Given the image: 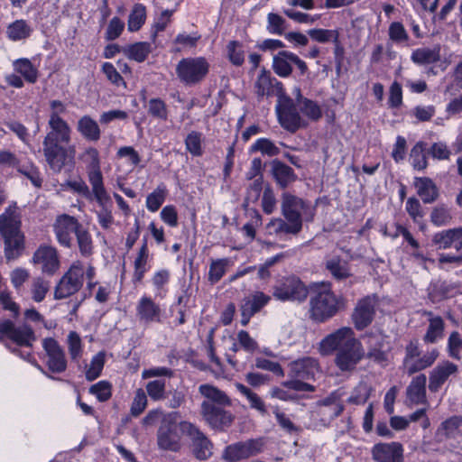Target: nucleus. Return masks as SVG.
<instances>
[{
    "label": "nucleus",
    "instance_id": "nucleus-45",
    "mask_svg": "<svg viewBox=\"0 0 462 462\" xmlns=\"http://www.w3.org/2000/svg\"><path fill=\"white\" fill-rule=\"evenodd\" d=\"M444 327L445 324L441 317L438 316L430 319L423 341L427 344L435 343L438 338L442 337Z\"/></svg>",
    "mask_w": 462,
    "mask_h": 462
},
{
    "label": "nucleus",
    "instance_id": "nucleus-23",
    "mask_svg": "<svg viewBox=\"0 0 462 462\" xmlns=\"http://www.w3.org/2000/svg\"><path fill=\"white\" fill-rule=\"evenodd\" d=\"M318 361L310 356L294 360L289 364V376L299 379H313L318 370Z\"/></svg>",
    "mask_w": 462,
    "mask_h": 462
},
{
    "label": "nucleus",
    "instance_id": "nucleus-14",
    "mask_svg": "<svg viewBox=\"0 0 462 462\" xmlns=\"http://www.w3.org/2000/svg\"><path fill=\"white\" fill-rule=\"evenodd\" d=\"M375 316V300L370 296L359 300L353 310L351 319L357 330L369 327Z\"/></svg>",
    "mask_w": 462,
    "mask_h": 462
},
{
    "label": "nucleus",
    "instance_id": "nucleus-10",
    "mask_svg": "<svg viewBox=\"0 0 462 462\" xmlns=\"http://www.w3.org/2000/svg\"><path fill=\"white\" fill-rule=\"evenodd\" d=\"M276 111L282 127L287 131L296 133L300 128L305 126L293 100L290 97H280Z\"/></svg>",
    "mask_w": 462,
    "mask_h": 462
},
{
    "label": "nucleus",
    "instance_id": "nucleus-58",
    "mask_svg": "<svg viewBox=\"0 0 462 462\" xmlns=\"http://www.w3.org/2000/svg\"><path fill=\"white\" fill-rule=\"evenodd\" d=\"M147 406V396L143 389L136 390L134 400L131 404L130 412L134 417H138L143 413Z\"/></svg>",
    "mask_w": 462,
    "mask_h": 462
},
{
    "label": "nucleus",
    "instance_id": "nucleus-35",
    "mask_svg": "<svg viewBox=\"0 0 462 462\" xmlns=\"http://www.w3.org/2000/svg\"><path fill=\"white\" fill-rule=\"evenodd\" d=\"M149 260V249L147 239L145 238L140 247L137 256L134 262V271L133 274L134 282H141L147 271L146 265Z\"/></svg>",
    "mask_w": 462,
    "mask_h": 462
},
{
    "label": "nucleus",
    "instance_id": "nucleus-26",
    "mask_svg": "<svg viewBox=\"0 0 462 462\" xmlns=\"http://www.w3.org/2000/svg\"><path fill=\"white\" fill-rule=\"evenodd\" d=\"M88 181L92 187V193L100 206L111 202L110 196L107 194L104 186L103 175L100 169L88 171Z\"/></svg>",
    "mask_w": 462,
    "mask_h": 462
},
{
    "label": "nucleus",
    "instance_id": "nucleus-38",
    "mask_svg": "<svg viewBox=\"0 0 462 462\" xmlns=\"http://www.w3.org/2000/svg\"><path fill=\"white\" fill-rule=\"evenodd\" d=\"M439 51V45L435 46L433 49L420 48L412 51L411 59L419 65L435 63L440 60Z\"/></svg>",
    "mask_w": 462,
    "mask_h": 462
},
{
    "label": "nucleus",
    "instance_id": "nucleus-42",
    "mask_svg": "<svg viewBox=\"0 0 462 462\" xmlns=\"http://www.w3.org/2000/svg\"><path fill=\"white\" fill-rule=\"evenodd\" d=\"M286 54H292L291 51H281L273 57V69L280 77H289L292 72L290 58Z\"/></svg>",
    "mask_w": 462,
    "mask_h": 462
},
{
    "label": "nucleus",
    "instance_id": "nucleus-8",
    "mask_svg": "<svg viewBox=\"0 0 462 462\" xmlns=\"http://www.w3.org/2000/svg\"><path fill=\"white\" fill-rule=\"evenodd\" d=\"M363 357L362 344L356 337H350L338 349L335 357V364L342 372H353Z\"/></svg>",
    "mask_w": 462,
    "mask_h": 462
},
{
    "label": "nucleus",
    "instance_id": "nucleus-57",
    "mask_svg": "<svg viewBox=\"0 0 462 462\" xmlns=\"http://www.w3.org/2000/svg\"><path fill=\"white\" fill-rule=\"evenodd\" d=\"M166 198V189L164 187H158L153 192L148 195L146 199V207L152 211H157Z\"/></svg>",
    "mask_w": 462,
    "mask_h": 462
},
{
    "label": "nucleus",
    "instance_id": "nucleus-19",
    "mask_svg": "<svg viewBox=\"0 0 462 462\" xmlns=\"http://www.w3.org/2000/svg\"><path fill=\"white\" fill-rule=\"evenodd\" d=\"M79 220L69 215L63 214L58 217L54 224V232L59 243L65 247L72 245V233H76L79 228Z\"/></svg>",
    "mask_w": 462,
    "mask_h": 462
},
{
    "label": "nucleus",
    "instance_id": "nucleus-46",
    "mask_svg": "<svg viewBox=\"0 0 462 462\" xmlns=\"http://www.w3.org/2000/svg\"><path fill=\"white\" fill-rule=\"evenodd\" d=\"M236 387L243 395L247 398L252 409L258 411L261 414L267 413V409L263 401L256 393L253 392L250 388L240 383H237Z\"/></svg>",
    "mask_w": 462,
    "mask_h": 462
},
{
    "label": "nucleus",
    "instance_id": "nucleus-17",
    "mask_svg": "<svg viewBox=\"0 0 462 462\" xmlns=\"http://www.w3.org/2000/svg\"><path fill=\"white\" fill-rule=\"evenodd\" d=\"M403 452L402 443L396 441L380 442L371 449L372 458L375 462H404Z\"/></svg>",
    "mask_w": 462,
    "mask_h": 462
},
{
    "label": "nucleus",
    "instance_id": "nucleus-63",
    "mask_svg": "<svg viewBox=\"0 0 462 462\" xmlns=\"http://www.w3.org/2000/svg\"><path fill=\"white\" fill-rule=\"evenodd\" d=\"M226 259L212 261L208 272V281L211 282V284L217 282L222 278L226 272Z\"/></svg>",
    "mask_w": 462,
    "mask_h": 462
},
{
    "label": "nucleus",
    "instance_id": "nucleus-22",
    "mask_svg": "<svg viewBox=\"0 0 462 462\" xmlns=\"http://www.w3.org/2000/svg\"><path fill=\"white\" fill-rule=\"evenodd\" d=\"M225 407L204 402V418L212 428L223 429L232 423L233 416Z\"/></svg>",
    "mask_w": 462,
    "mask_h": 462
},
{
    "label": "nucleus",
    "instance_id": "nucleus-16",
    "mask_svg": "<svg viewBox=\"0 0 462 462\" xmlns=\"http://www.w3.org/2000/svg\"><path fill=\"white\" fill-rule=\"evenodd\" d=\"M32 262L41 265V270L48 275L55 274L60 266V257L56 248L41 245L33 254Z\"/></svg>",
    "mask_w": 462,
    "mask_h": 462
},
{
    "label": "nucleus",
    "instance_id": "nucleus-36",
    "mask_svg": "<svg viewBox=\"0 0 462 462\" xmlns=\"http://www.w3.org/2000/svg\"><path fill=\"white\" fill-rule=\"evenodd\" d=\"M274 86L279 89L282 88V84L275 78H272L271 72L263 68L255 82L257 95L259 97L270 96L271 89Z\"/></svg>",
    "mask_w": 462,
    "mask_h": 462
},
{
    "label": "nucleus",
    "instance_id": "nucleus-41",
    "mask_svg": "<svg viewBox=\"0 0 462 462\" xmlns=\"http://www.w3.org/2000/svg\"><path fill=\"white\" fill-rule=\"evenodd\" d=\"M204 397L207 399L204 402H209L216 406L231 405V400L226 393L209 384H204Z\"/></svg>",
    "mask_w": 462,
    "mask_h": 462
},
{
    "label": "nucleus",
    "instance_id": "nucleus-3",
    "mask_svg": "<svg viewBox=\"0 0 462 462\" xmlns=\"http://www.w3.org/2000/svg\"><path fill=\"white\" fill-rule=\"evenodd\" d=\"M345 308V298L336 295L330 289V283H322L317 286L310 299V319L315 323H325Z\"/></svg>",
    "mask_w": 462,
    "mask_h": 462
},
{
    "label": "nucleus",
    "instance_id": "nucleus-15",
    "mask_svg": "<svg viewBox=\"0 0 462 462\" xmlns=\"http://www.w3.org/2000/svg\"><path fill=\"white\" fill-rule=\"evenodd\" d=\"M180 80L187 85L196 84L202 79V58H184L176 66Z\"/></svg>",
    "mask_w": 462,
    "mask_h": 462
},
{
    "label": "nucleus",
    "instance_id": "nucleus-33",
    "mask_svg": "<svg viewBox=\"0 0 462 462\" xmlns=\"http://www.w3.org/2000/svg\"><path fill=\"white\" fill-rule=\"evenodd\" d=\"M77 130L85 139L91 142L98 141L101 136L98 124L89 116H84L78 121Z\"/></svg>",
    "mask_w": 462,
    "mask_h": 462
},
{
    "label": "nucleus",
    "instance_id": "nucleus-39",
    "mask_svg": "<svg viewBox=\"0 0 462 462\" xmlns=\"http://www.w3.org/2000/svg\"><path fill=\"white\" fill-rule=\"evenodd\" d=\"M32 30L25 20H16L7 26L6 34L12 41H22L31 36Z\"/></svg>",
    "mask_w": 462,
    "mask_h": 462
},
{
    "label": "nucleus",
    "instance_id": "nucleus-13",
    "mask_svg": "<svg viewBox=\"0 0 462 462\" xmlns=\"http://www.w3.org/2000/svg\"><path fill=\"white\" fill-rule=\"evenodd\" d=\"M43 348L46 352V365L55 374H61L67 369V358L62 346L52 337L43 340Z\"/></svg>",
    "mask_w": 462,
    "mask_h": 462
},
{
    "label": "nucleus",
    "instance_id": "nucleus-40",
    "mask_svg": "<svg viewBox=\"0 0 462 462\" xmlns=\"http://www.w3.org/2000/svg\"><path fill=\"white\" fill-rule=\"evenodd\" d=\"M14 68L27 82L33 84L37 81L39 72L30 60L18 59L14 62Z\"/></svg>",
    "mask_w": 462,
    "mask_h": 462
},
{
    "label": "nucleus",
    "instance_id": "nucleus-21",
    "mask_svg": "<svg viewBox=\"0 0 462 462\" xmlns=\"http://www.w3.org/2000/svg\"><path fill=\"white\" fill-rule=\"evenodd\" d=\"M270 166V173L277 186L282 189H286L298 179L294 170L278 159L273 160Z\"/></svg>",
    "mask_w": 462,
    "mask_h": 462
},
{
    "label": "nucleus",
    "instance_id": "nucleus-59",
    "mask_svg": "<svg viewBox=\"0 0 462 462\" xmlns=\"http://www.w3.org/2000/svg\"><path fill=\"white\" fill-rule=\"evenodd\" d=\"M18 171L25 176L27 179H29L32 182V184L37 188L41 189L42 186L43 180L41 176V172L39 169L34 166L33 164L30 165H23L21 167H18Z\"/></svg>",
    "mask_w": 462,
    "mask_h": 462
},
{
    "label": "nucleus",
    "instance_id": "nucleus-30",
    "mask_svg": "<svg viewBox=\"0 0 462 462\" xmlns=\"http://www.w3.org/2000/svg\"><path fill=\"white\" fill-rule=\"evenodd\" d=\"M271 297L263 291H255L242 305V316L252 317L269 303Z\"/></svg>",
    "mask_w": 462,
    "mask_h": 462
},
{
    "label": "nucleus",
    "instance_id": "nucleus-20",
    "mask_svg": "<svg viewBox=\"0 0 462 462\" xmlns=\"http://www.w3.org/2000/svg\"><path fill=\"white\" fill-rule=\"evenodd\" d=\"M457 372L458 366L450 361L438 365L430 373L429 390L431 393H438L448 377Z\"/></svg>",
    "mask_w": 462,
    "mask_h": 462
},
{
    "label": "nucleus",
    "instance_id": "nucleus-12",
    "mask_svg": "<svg viewBox=\"0 0 462 462\" xmlns=\"http://www.w3.org/2000/svg\"><path fill=\"white\" fill-rule=\"evenodd\" d=\"M319 408L318 413L320 416V424L328 426L333 420L337 418L345 410L341 402L340 394L335 391L326 398L319 400L316 403Z\"/></svg>",
    "mask_w": 462,
    "mask_h": 462
},
{
    "label": "nucleus",
    "instance_id": "nucleus-64",
    "mask_svg": "<svg viewBox=\"0 0 462 462\" xmlns=\"http://www.w3.org/2000/svg\"><path fill=\"white\" fill-rule=\"evenodd\" d=\"M389 38L397 43L404 42L409 40V35L403 26V24L400 22H393L388 30Z\"/></svg>",
    "mask_w": 462,
    "mask_h": 462
},
{
    "label": "nucleus",
    "instance_id": "nucleus-47",
    "mask_svg": "<svg viewBox=\"0 0 462 462\" xmlns=\"http://www.w3.org/2000/svg\"><path fill=\"white\" fill-rule=\"evenodd\" d=\"M426 143L420 141L411 150V164L415 170L422 171L427 168L428 161L425 153Z\"/></svg>",
    "mask_w": 462,
    "mask_h": 462
},
{
    "label": "nucleus",
    "instance_id": "nucleus-53",
    "mask_svg": "<svg viewBox=\"0 0 462 462\" xmlns=\"http://www.w3.org/2000/svg\"><path fill=\"white\" fill-rule=\"evenodd\" d=\"M309 36L320 43H326L329 41L337 42L339 32L337 30L328 29H311L308 31Z\"/></svg>",
    "mask_w": 462,
    "mask_h": 462
},
{
    "label": "nucleus",
    "instance_id": "nucleus-32",
    "mask_svg": "<svg viewBox=\"0 0 462 462\" xmlns=\"http://www.w3.org/2000/svg\"><path fill=\"white\" fill-rule=\"evenodd\" d=\"M152 51V44L147 42H138L122 47L124 55L136 62H143Z\"/></svg>",
    "mask_w": 462,
    "mask_h": 462
},
{
    "label": "nucleus",
    "instance_id": "nucleus-50",
    "mask_svg": "<svg viewBox=\"0 0 462 462\" xmlns=\"http://www.w3.org/2000/svg\"><path fill=\"white\" fill-rule=\"evenodd\" d=\"M452 220L450 209L444 204L432 208L430 221L437 226H446Z\"/></svg>",
    "mask_w": 462,
    "mask_h": 462
},
{
    "label": "nucleus",
    "instance_id": "nucleus-11",
    "mask_svg": "<svg viewBox=\"0 0 462 462\" xmlns=\"http://www.w3.org/2000/svg\"><path fill=\"white\" fill-rule=\"evenodd\" d=\"M263 442L261 439H251L228 445L223 453V459L228 462H237L255 456L263 449Z\"/></svg>",
    "mask_w": 462,
    "mask_h": 462
},
{
    "label": "nucleus",
    "instance_id": "nucleus-54",
    "mask_svg": "<svg viewBox=\"0 0 462 462\" xmlns=\"http://www.w3.org/2000/svg\"><path fill=\"white\" fill-rule=\"evenodd\" d=\"M50 290V282L45 281L42 277L34 278L32 283V298L36 302H41L44 300L46 294Z\"/></svg>",
    "mask_w": 462,
    "mask_h": 462
},
{
    "label": "nucleus",
    "instance_id": "nucleus-4",
    "mask_svg": "<svg viewBox=\"0 0 462 462\" xmlns=\"http://www.w3.org/2000/svg\"><path fill=\"white\" fill-rule=\"evenodd\" d=\"M85 268L80 261H75L62 275L54 289V299H67L80 291L84 283Z\"/></svg>",
    "mask_w": 462,
    "mask_h": 462
},
{
    "label": "nucleus",
    "instance_id": "nucleus-29",
    "mask_svg": "<svg viewBox=\"0 0 462 462\" xmlns=\"http://www.w3.org/2000/svg\"><path fill=\"white\" fill-rule=\"evenodd\" d=\"M418 195L426 204L434 202L439 197V190L436 184L428 177H417L414 180Z\"/></svg>",
    "mask_w": 462,
    "mask_h": 462
},
{
    "label": "nucleus",
    "instance_id": "nucleus-37",
    "mask_svg": "<svg viewBox=\"0 0 462 462\" xmlns=\"http://www.w3.org/2000/svg\"><path fill=\"white\" fill-rule=\"evenodd\" d=\"M326 269L330 273L333 278L338 281L347 279L352 275L348 263L340 256H334L328 260L326 262Z\"/></svg>",
    "mask_w": 462,
    "mask_h": 462
},
{
    "label": "nucleus",
    "instance_id": "nucleus-49",
    "mask_svg": "<svg viewBox=\"0 0 462 462\" xmlns=\"http://www.w3.org/2000/svg\"><path fill=\"white\" fill-rule=\"evenodd\" d=\"M249 152L250 153L260 152L263 155L273 157L278 155L281 151L270 139L260 138L250 147Z\"/></svg>",
    "mask_w": 462,
    "mask_h": 462
},
{
    "label": "nucleus",
    "instance_id": "nucleus-43",
    "mask_svg": "<svg viewBox=\"0 0 462 462\" xmlns=\"http://www.w3.org/2000/svg\"><path fill=\"white\" fill-rule=\"evenodd\" d=\"M146 20V8L142 4H135L129 14L127 28L130 32H137Z\"/></svg>",
    "mask_w": 462,
    "mask_h": 462
},
{
    "label": "nucleus",
    "instance_id": "nucleus-44",
    "mask_svg": "<svg viewBox=\"0 0 462 462\" xmlns=\"http://www.w3.org/2000/svg\"><path fill=\"white\" fill-rule=\"evenodd\" d=\"M79 252L83 256H89L93 253V242L88 229L79 223L75 233Z\"/></svg>",
    "mask_w": 462,
    "mask_h": 462
},
{
    "label": "nucleus",
    "instance_id": "nucleus-60",
    "mask_svg": "<svg viewBox=\"0 0 462 462\" xmlns=\"http://www.w3.org/2000/svg\"><path fill=\"white\" fill-rule=\"evenodd\" d=\"M300 111L312 121H318L322 117L320 106L315 101L309 98H302Z\"/></svg>",
    "mask_w": 462,
    "mask_h": 462
},
{
    "label": "nucleus",
    "instance_id": "nucleus-48",
    "mask_svg": "<svg viewBox=\"0 0 462 462\" xmlns=\"http://www.w3.org/2000/svg\"><path fill=\"white\" fill-rule=\"evenodd\" d=\"M268 227H273V231L276 235L283 233L287 235L297 236L302 229V227L297 224L288 222L285 218L282 219L280 217L271 220L268 224Z\"/></svg>",
    "mask_w": 462,
    "mask_h": 462
},
{
    "label": "nucleus",
    "instance_id": "nucleus-34",
    "mask_svg": "<svg viewBox=\"0 0 462 462\" xmlns=\"http://www.w3.org/2000/svg\"><path fill=\"white\" fill-rule=\"evenodd\" d=\"M200 38L201 36L199 32H194L192 34H188L186 32L179 33L172 41L171 51L172 53H180L189 51L198 46Z\"/></svg>",
    "mask_w": 462,
    "mask_h": 462
},
{
    "label": "nucleus",
    "instance_id": "nucleus-55",
    "mask_svg": "<svg viewBox=\"0 0 462 462\" xmlns=\"http://www.w3.org/2000/svg\"><path fill=\"white\" fill-rule=\"evenodd\" d=\"M89 393L96 395L99 402H106L112 396V384L107 381H100L90 386Z\"/></svg>",
    "mask_w": 462,
    "mask_h": 462
},
{
    "label": "nucleus",
    "instance_id": "nucleus-27",
    "mask_svg": "<svg viewBox=\"0 0 462 462\" xmlns=\"http://www.w3.org/2000/svg\"><path fill=\"white\" fill-rule=\"evenodd\" d=\"M180 426V433L187 436L191 441L193 453L199 460L202 459V432L199 428L190 423L189 421L183 420L178 423Z\"/></svg>",
    "mask_w": 462,
    "mask_h": 462
},
{
    "label": "nucleus",
    "instance_id": "nucleus-56",
    "mask_svg": "<svg viewBox=\"0 0 462 462\" xmlns=\"http://www.w3.org/2000/svg\"><path fill=\"white\" fill-rule=\"evenodd\" d=\"M228 59L235 66H241L245 61V51L237 41H231L226 46Z\"/></svg>",
    "mask_w": 462,
    "mask_h": 462
},
{
    "label": "nucleus",
    "instance_id": "nucleus-62",
    "mask_svg": "<svg viewBox=\"0 0 462 462\" xmlns=\"http://www.w3.org/2000/svg\"><path fill=\"white\" fill-rule=\"evenodd\" d=\"M146 391L151 399L154 401L162 400L165 397V380L157 379L151 381L146 385Z\"/></svg>",
    "mask_w": 462,
    "mask_h": 462
},
{
    "label": "nucleus",
    "instance_id": "nucleus-9",
    "mask_svg": "<svg viewBox=\"0 0 462 462\" xmlns=\"http://www.w3.org/2000/svg\"><path fill=\"white\" fill-rule=\"evenodd\" d=\"M4 337L10 339L19 346L31 347L35 340L34 331L28 324L15 326L10 319L0 321V342Z\"/></svg>",
    "mask_w": 462,
    "mask_h": 462
},
{
    "label": "nucleus",
    "instance_id": "nucleus-25",
    "mask_svg": "<svg viewBox=\"0 0 462 462\" xmlns=\"http://www.w3.org/2000/svg\"><path fill=\"white\" fill-rule=\"evenodd\" d=\"M136 315L144 324L161 322L162 309L152 298L143 296L136 306Z\"/></svg>",
    "mask_w": 462,
    "mask_h": 462
},
{
    "label": "nucleus",
    "instance_id": "nucleus-24",
    "mask_svg": "<svg viewBox=\"0 0 462 462\" xmlns=\"http://www.w3.org/2000/svg\"><path fill=\"white\" fill-rule=\"evenodd\" d=\"M350 337H355L352 328L343 327L321 340L320 351L323 355H329L335 350L338 351Z\"/></svg>",
    "mask_w": 462,
    "mask_h": 462
},
{
    "label": "nucleus",
    "instance_id": "nucleus-51",
    "mask_svg": "<svg viewBox=\"0 0 462 462\" xmlns=\"http://www.w3.org/2000/svg\"><path fill=\"white\" fill-rule=\"evenodd\" d=\"M106 355L104 352H98L90 361V365L86 371V379L89 382L96 380L102 373L105 365Z\"/></svg>",
    "mask_w": 462,
    "mask_h": 462
},
{
    "label": "nucleus",
    "instance_id": "nucleus-2",
    "mask_svg": "<svg viewBox=\"0 0 462 462\" xmlns=\"http://www.w3.org/2000/svg\"><path fill=\"white\" fill-rule=\"evenodd\" d=\"M0 237L7 261L19 258L25 249V236L22 231V212L16 202L10 204L0 215Z\"/></svg>",
    "mask_w": 462,
    "mask_h": 462
},
{
    "label": "nucleus",
    "instance_id": "nucleus-52",
    "mask_svg": "<svg viewBox=\"0 0 462 462\" xmlns=\"http://www.w3.org/2000/svg\"><path fill=\"white\" fill-rule=\"evenodd\" d=\"M68 350L72 361L78 362L82 356V343L79 335L76 331H70L67 338Z\"/></svg>",
    "mask_w": 462,
    "mask_h": 462
},
{
    "label": "nucleus",
    "instance_id": "nucleus-31",
    "mask_svg": "<svg viewBox=\"0 0 462 462\" xmlns=\"http://www.w3.org/2000/svg\"><path fill=\"white\" fill-rule=\"evenodd\" d=\"M462 240V226L446 229L436 233L432 237V244L439 249H448L452 246L456 241Z\"/></svg>",
    "mask_w": 462,
    "mask_h": 462
},
{
    "label": "nucleus",
    "instance_id": "nucleus-61",
    "mask_svg": "<svg viewBox=\"0 0 462 462\" xmlns=\"http://www.w3.org/2000/svg\"><path fill=\"white\" fill-rule=\"evenodd\" d=\"M462 348V338L457 331H453L448 339V356L456 360H460V350Z\"/></svg>",
    "mask_w": 462,
    "mask_h": 462
},
{
    "label": "nucleus",
    "instance_id": "nucleus-18",
    "mask_svg": "<svg viewBox=\"0 0 462 462\" xmlns=\"http://www.w3.org/2000/svg\"><path fill=\"white\" fill-rule=\"evenodd\" d=\"M304 208L305 202L302 199L289 192L282 194V214L288 222H292L302 227L301 210Z\"/></svg>",
    "mask_w": 462,
    "mask_h": 462
},
{
    "label": "nucleus",
    "instance_id": "nucleus-1",
    "mask_svg": "<svg viewBox=\"0 0 462 462\" xmlns=\"http://www.w3.org/2000/svg\"><path fill=\"white\" fill-rule=\"evenodd\" d=\"M51 113L48 120V132L42 142V152L49 168L60 173L63 168L74 163L76 148L70 145L71 128L60 116L66 112L65 105L60 100L50 102Z\"/></svg>",
    "mask_w": 462,
    "mask_h": 462
},
{
    "label": "nucleus",
    "instance_id": "nucleus-6",
    "mask_svg": "<svg viewBox=\"0 0 462 462\" xmlns=\"http://www.w3.org/2000/svg\"><path fill=\"white\" fill-rule=\"evenodd\" d=\"M439 353L438 349L434 348L420 357V350L419 340L417 338L410 340L408 345L405 346L403 363L407 365L411 361L413 362L407 367V374L411 375L417 372L430 367L439 357Z\"/></svg>",
    "mask_w": 462,
    "mask_h": 462
},
{
    "label": "nucleus",
    "instance_id": "nucleus-7",
    "mask_svg": "<svg viewBox=\"0 0 462 462\" xmlns=\"http://www.w3.org/2000/svg\"><path fill=\"white\" fill-rule=\"evenodd\" d=\"M178 422L172 420H163L156 432L158 448L162 451L177 453L181 449V434Z\"/></svg>",
    "mask_w": 462,
    "mask_h": 462
},
{
    "label": "nucleus",
    "instance_id": "nucleus-28",
    "mask_svg": "<svg viewBox=\"0 0 462 462\" xmlns=\"http://www.w3.org/2000/svg\"><path fill=\"white\" fill-rule=\"evenodd\" d=\"M426 382L424 374L415 376L407 387L406 394L408 399L414 404L426 403Z\"/></svg>",
    "mask_w": 462,
    "mask_h": 462
},
{
    "label": "nucleus",
    "instance_id": "nucleus-5",
    "mask_svg": "<svg viewBox=\"0 0 462 462\" xmlns=\"http://www.w3.org/2000/svg\"><path fill=\"white\" fill-rule=\"evenodd\" d=\"M273 295L281 301L303 302L309 295V289L296 275L282 277L273 287Z\"/></svg>",
    "mask_w": 462,
    "mask_h": 462
}]
</instances>
